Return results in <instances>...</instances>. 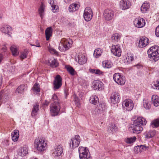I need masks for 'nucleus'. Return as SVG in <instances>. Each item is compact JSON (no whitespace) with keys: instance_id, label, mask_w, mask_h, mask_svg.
I'll return each mask as SVG.
<instances>
[{"instance_id":"ddd939ff","label":"nucleus","mask_w":159,"mask_h":159,"mask_svg":"<svg viewBox=\"0 0 159 159\" xmlns=\"http://www.w3.org/2000/svg\"><path fill=\"white\" fill-rule=\"evenodd\" d=\"M52 155L54 157L60 156L63 152L62 146L61 145L55 146L52 150Z\"/></svg>"},{"instance_id":"774afa93","label":"nucleus","mask_w":159,"mask_h":159,"mask_svg":"<svg viewBox=\"0 0 159 159\" xmlns=\"http://www.w3.org/2000/svg\"><path fill=\"white\" fill-rule=\"evenodd\" d=\"M49 103V102H46L45 103V105H48Z\"/></svg>"},{"instance_id":"6e6552de","label":"nucleus","mask_w":159,"mask_h":159,"mask_svg":"<svg viewBox=\"0 0 159 159\" xmlns=\"http://www.w3.org/2000/svg\"><path fill=\"white\" fill-rule=\"evenodd\" d=\"M93 12L91 9L89 7H86L84 10L83 17L87 21H90L93 16Z\"/></svg>"},{"instance_id":"c85d7f7f","label":"nucleus","mask_w":159,"mask_h":159,"mask_svg":"<svg viewBox=\"0 0 159 159\" xmlns=\"http://www.w3.org/2000/svg\"><path fill=\"white\" fill-rule=\"evenodd\" d=\"M152 101L155 107L159 106V98L156 95H153L152 97Z\"/></svg>"},{"instance_id":"13d9d810","label":"nucleus","mask_w":159,"mask_h":159,"mask_svg":"<svg viewBox=\"0 0 159 159\" xmlns=\"http://www.w3.org/2000/svg\"><path fill=\"white\" fill-rule=\"evenodd\" d=\"M74 101L76 103H79V98L76 95H75L74 97Z\"/></svg>"},{"instance_id":"f3484780","label":"nucleus","mask_w":159,"mask_h":159,"mask_svg":"<svg viewBox=\"0 0 159 159\" xmlns=\"http://www.w3.org/2000/svg\"><path fill=\"white\" fill-rule=\"evenodd\" d=\"M149 43L148 38L145 37H142L140 38L138 43V47L140 48H143L146 47Z\"/></svg>"},{"instance_id":"09e8293b","label":"nucleus","mask_w":159,"mask_h":159,"mask_svg":"<svg viewBox=\"0 0 159 159\" xmlns=\"http://www.w3.org/2000/svg\"><path fill=\"white\" fill-rule=\"evenodd\" d=\"M137 148H139V151H142L143 150H148V147L144 145H140L139 146H137Z\"/></svg>"},{"instance_id":"de8ad7c7","label":"nucleus","mask_w":159,"mask_h":159,"mask_svg":"<svg viewBox=\"0 0 159 159\" xmlns=\"http://www.w3.org/2000/svg\"><path fill=\"white\" fill-rule=\"evenodd\" d=\"M33 89L34 91L35 92H39L40 91V89L39 86V84L37 83H35Z\"/></svg>"},{"instance_id":"2eb2a0df","label":"nucleus","mask_w":159,"mask_h":159,"mask_svg":"<svg viewBox=\"0 0 159 159\" xmlns=\"http://www.w3.org/2000/svg\"><path fill=\"white\" fill-rule=\"evenodd\" d=\"M111 52L116 56L119 57L121 55V51L119 44L113 45L111 48Z\"/></svg>"},{"instance_id":"cd10ccee","label":"nucleus","mask_w":159,"mask_h":159,"mask_svg":"<svg viewBox=\"0 0 159 159\" xmlns=\"http://www.w3.org/2000/svg\"><path fill=\"white\" fill-rule=\"evenodd\" d=\"M28 153L27 148L26 147H21L19 149V155L21 156H25Z\"/></svg>"},{"instance_id":"338daca9","label":"nucleus","mask_w":159,"mask_h":159,"mask_svg":"<svg viewBox=\"0 0 159 159\" xmlns=\"http://www.w3.org/2000/svg\"><path fill=\"white\" fill-rule=\"evenodd\" d=\"M64 1L66 3H67L69 2L70 1H71V0H64Z\"/></svg>"},{"instance_id":"ea45409f","label":"nucleus","mask_w":159,"mask_h":159,"mask_svg":"<svg viewBox=\"0 0 159 159\" xmlns=\"http://www.w3.org/2000/svg\"><path fill=\"white\" fill-rule=\"evenodd\" d=\"M153 128H157L159 126V118L155 119L151 123Z\"/></svg>"},{"instance_id":"473e14b6","label":"nucleus","mask_w":159,"mask_h":159,"mask_svg":"<svg viewBox=\"0 0 159 159\" xmlns=\"http://www.w3.org/2000/svg\"><path fill=\"white\" fill-rule=\"evenodd\" d=\"M90 101L92 104L96 105L98 102L99 99L96 95H92L90 98Z\"/></svg>"},{"instance_id":"69168bd1","label":"nucleus","mask_w":159,"mask_h":159,"mask_svg":"<svg viewBox=\"0 0 159 159\" xmlns=\"http://www.w3.org/2000/svg\"><path fill=\"white\" fill-rule=\"evenodd\" d=\"M2 49L3 50L4 52L6 51V46H4L2 48Z\"/></svg>"},{"instance_id":"b1692460","label":"nucleus","mask_w":159,"mask_h":159,"mask_svg":"<svg viewBox=\"0 0 159 159\" xmlns=\"http://www.w3.org/2000/svg\"><path fill=\"white\" fill-rule=\"evenodd\" d=\"M48 63L50 66L52 68H56L58 66V63L57 60L54 58H52L49 60Z\"/></svg>"},{"instance_id":"4be33fe9","label":"nucleus","mask_w":159,"mask_h":159,"mask_svg":"<svg viewBox=\"0 0 159 159\" xmlns=\"http://www.w3.org/2000/svg\"><path fill=\"white\" fill-rule=\"evenodd\" d=\"M45 6L42 2L40 7L38 9V12L41 19H42L44 15Z\"/></svg>"},{"instance_id":"0e129e2a","label":"nucleus","mask_w":159,"mask_h":159,"mask_svg":"<svg viewBox=\"0 0 159 159\" xmlns=\"http://www.w3.org/2000/svg\"><path fill=\"white\" fill-rule=\"evenodd\" d=\"M3 59L2 55V54H0V63H1V61Z\"/></svg>"},{"instance_id":"20e7f679","label":"nucleus","mask_w":159,"mask_h":159,"mask_svg":"<svg viewBox=\"0 0 159 159\" xmlns=\"http://www.w3.org/2000/svg\"><path fill=\"white\" fill-rule=\"evenodd\" d=\"M78 151L80 159H91L90 153L87 148L80 147Z\"/></svg>"},{"instance_id":"0eeeda50","label":"nucleus","mask_w":159,"mask_h":159,"mask_svg":"<svg viewBox=\"0 0 159 159\" xmlns=\"http://www.w3.org/2000/svg\"><path fill=\"white\" fill-rule=\"evenodd\" d=\"M114 81L118 84L121 85H124L125 82V76L120 73H116L113 75Z\"/></svg>"},{"instance_id":"dca6fc26","label":"nucleus","mask_w":159,"mask_h":159,"mask_svg":"<svg viewBox=\"0 0 159 159\" xmlns=\"http://www.w3.org/2000/svg\"><path fill=\"white\" fill-rule=\"evenodd\" d=\"M120 7L123 10L129 9L131 6V2L129 0H121L120 3Z\"/></svg>"},{"instance_id":"393cba45","label":"nucleus","mask_w":159,"mask_h":159,"mask_svg":"<svg viewBox=\"0 0 159 159\" xmlns=\"http://www.w3.org/2000/svg\"><path fill=\"white\" fill-rule=\"evenodd\" d=\"M78 62L80 65L84 64L86 62V59L84 55L80 54L78 56Z\"/></svg>"},{"instance_id":"bb28decb","label":"nucleus","mask_w":159,"mask_h":159,"mask_svg":"<svg viewBox=\"0 0 159 159\" xmlns=\"http://www.w3.org/2000/svg\"><path fill=\"white\" fill-rule=\"evenodd\" d=\"M150 7L149 3L144 2L141 7V10L142 13H145L149 10Z\"/></svg>"},{"instance_id":"680f3d73","label":"nucleus","mask_w":159,"mask_h":159,"mask_svg":"<svg viewBox=\"0 0 159 159\" xmlns=\"http://www.w3.org/2000/svg\"><path fill=\"white\" fill-rule=\"evenodd\" d=\"M137 146H135L134 147V148L135 152H136L137 153H138L140 151H139V148H137Z\"/></svg>"},{"instance_id":"5fc2aeb1","label":"nucleus","mask_w":159,"mask_h":159,"mask_svg":"<svg viewBox=\"0 0 159 159\" xmlns=\"http://www.w3.org/2000/svg\"><path fill=\"white\" fill-rule=\"evenodd\" d=\"M64 92L65 95V98H66L67 97L69 94L68 89L67 88L65 89L64 90Z\"/></svg>"},{"instance_id":"72a5a7b5","label":"nucleus","mask_w":159,"mask_h":159,"mask_svg":"<svg viewBox=\"0 0 159 159\" xmlns=\"http://www.w3.org/2000/svg\"><path fill=\"white\" fill-rule=\"evenodd\" d=\"M10 49L13 56H16L18 55V48L15 45H12L10 48Z\"/></svg>"},{"instance_id":"e2e57ef3","label":"nucleus","mask_w":159,"mask_h":159,"mask_svg":"<svg viewBox=\"0 0 159 159\" xmlns=\"http://www.w3.org/2000/svg\"><path fill=\"white\" fill-rule=\"evenodd\" d=\"M136 66L138 69H139L142 68V66L141 65L138 64L136 65Z\"/></svg>"},{"instance_id":"4468645a","label":"nucleus","mask_w":159,"mask_h":159,"mask_svg":"<svg viewBox=\"0 0 159 159\" xmlns=\"http://www.w3.org/2000/svg\"><path fill=\"white\" fill-rule=\"evenodd\" d=\"M110 99L111 102L114 104L118 103L120 99V97L119 93L117 92H113L111 94Z\"/></svg>"},{"instance_id":"bf43d9fd","label":"nucleus","mask_w":159,"mask_h":159,"mask_svg":"<svg viewBox=\"0 0 159 159\" xmlns=\"http://www.w3.org/2000/svg\"><path fill=\"white\" fill-rule=\"evenodd\" d=\"M89 71L91 73L95 74V69L90 68L89 69Z\"/></svg>"},{"instance_id":"4c0bfd02","label":"nucleus","mask_w":159,"mask_h":159,"mask_svg":"<svg viewBox=\"0 0 159 159\" xmlns=\"http://www.w3.org/2000/svg\"><path fill=\"white\" fill-rule=\"evenodd\" d=\"M136 140V138L135 136L127 138L125 139V141L128 144H131L134 143Z\"/></svg>"},{"instance_id":"aec40b11","label":"nucleus","mask_w":159,"mask_h":159,"mask_svg":"<svg viewBox=\"0 0 159 159\" xmlns=\"http://www.w3.org/2000/svg\"><path fill=\"white\" fill-rule=\"evenodd\" d=\"M1 30L2 32L4 33L10 35V33L12 30V28L9 25H4L1 28Z\"/></svg>"},{"instance_id":"603ef678","label":"nucleus","mask_w":159,"mask_h":159,"mask_svg":"<svg viewBox=\"0 0 159 159\" xmlns=\"http://www.w3.org/2000/svg\"><path fill=\"white\" fill-rule=\"evenodd\" d=\"M156 83V84H154V86L155 87L154 88L159 90V80L157 81Z\"/></svg>"},{"instance_id":"a211bd4d","label":"nucleus","mask_w":159,"mask_h":159,"mask_svg":"<svg viewBox=\"0 0 159 159\" xmlns=\"http://www.w3.org/2000/svg\"><path fill=\"white\" fill-rule=\"evenodd\" d=\"M145 24V20L143 18L136 19L134 21V25L136 27L139 28L143 27Z\"/></svg>"},{"instance_id":"423d86ee","label":"nucleus","mask_w":159,"mask_h":159,"mask_svg":"<svg viewBox=\"0 0 159 159\" xmlns=\"http://www.w3.org/2000/svg\"><path fill=\"white\" fill-rule=\"evenodd\" d=\"M56 104H51L50 105V114L52 116H55L58 115L61 107L60 102H55Z\"/></svg>"},{"instance_id":"a878e982","label":"nucleus","mask_w":159,"mask_h":159,"mask_svg":"<svg viewBox=\"0 0 159 159\" xmlns=\"http://www.w3.org/2000/svg\"><path fill=\"white\" fill-rule=\"evenodd\" d=\"M19 136V130H15L11 134V138L13 141L14 142L17 141L18 140Z\"/></svg>"},{"instance_id":"f257e3e1","label":"nucleus","mask_w":159,"mask_h":159,"mask_svg":"<svg viewBox=\"0 0 159 159\" xmlns=\"http://www.w3.org/2000/svg\"><path fill=\"white\" fill-rule=\"evenodd\" d=\"M147 123L146 119L142 117H138L137 119L133 120V124L132 125L131 128L134 133L138 134L140 131L143 130L141 125H145Z\"/></svg>"},{"instance_id":"a18cd8bd","label":"nucleus","mask_w":159,"mask_h":159,"mask_svg":"<svg viewBox=\"0 0 159 159\" xmlns=\"http://www.w3.org/2000/svg\"><path fill=\"white\" fill-rule=\"evenodd\" d=\"M134 59V57L132 56V55L129 54V56L128 55L127 57H126V59L125 60V62L127 61V63H130Z\"/></svg>"},{"instance_id":"f8f14e48","label":"nucleus","mask_w":159,"mask_h":159,"mask_svg":"<svg viewBox=\"0 0 159 159\" xmlns=\"http://www.w3.org/2000/svg\"><path fill=\"white\" fill-rule=\"evenodd\" d=\"M122 106L127 110L130 111L134 107L133 101L131 99H126L123 102Z\"/></svg>"},{"instance_id":"c9c22d12","label":"nucleus","mask_w":159,"mask_h":159,"mask_svg":"<svg viewBox=\"0 0 159 159\" xmlns=\"http://www.w3.org/2000/svg\"><path fill=\"white\" fill-rule=\"evenodd\" d=\"M143 104L146 109H149L151 108V102L148 99H144L143 100Z\"/></svg>"},{"instance_id":"864d4df0","label":"nucleus","mask_w":159,"mask_h":159,"mask_svg":"<svg viewBox=\"0 0 159 159\" xmlns=\"http://www.w3.org/2000/svg\"><path fill=\"white\" fill-rule=\"evenodd\" d=\"M103 73V72L101 71L100 70L95 69V74L100 75L101 74H102Z\"/></svg>"},{"instance_id":"052dcab7","label":"nucleus","mask_w":159,"mask_h":159,"mask_svg":"<svg viewBox=\"0 0 159 159\" xmlns=\"http://www.w3.org/2000/svg\"><path fill=\"white\" fill-rule=\"evenodd\" d=\"M3 91H1L0 92V100L1 99L3 96Z\"/></svg>"},{"instance_id":"3c124183","label":"nucleus","mask_w":159,"mask_h":159,"mask_svg":"<svg viewBox=\"0 0 159 159\" xmlns=\"http://www.w3.org/2000/svg\"><path fill=\"white\" fill-rule=\"evenodd\" d=\"M155 34L157 37H159V25L155 30Z\"/></svg>"},{"instance_id":"37998d69","label":"nucleus","mask_w":159,"mask_h":159,"mask_svg":"<svg viewBox=\"0 0 159 159\" xmlns=\"http://www.w3.org/2000/svg\"><path fill=\"white\" fill-rule=\"evenodd\" d=\"M28 55V50L25 49L22 52L20 56V59L22 61L24 59L27 57Z\"/></svg>"},{"instance_id":"49530a36","label":"nucleus","mask_w":159,"mask_h":159,"mask_svg":"<svg viewBox=\"0 0 159 159\" xmlns=\"http://www.w3.org/2000/svg\"><path fill=\"white\" fill-rule=\"evenodd\" d=\"M51 100L53 101V102L52 104H56L55 102H59L58 98L56 94H54L52 96Z\"/></svg>"},{"instance_id":"412c9836","label":"nucleus","mask_w":159,"mask_h":159,"mask_svg":"<svg viewBox=\"0 0 159 159\" xmlns=\"http://www.w3.org/2000/svg\"><path fill=\"white\" fill-rule=\"evenodd\" d=\"M39 105L38 102H36L33 106L31 115L32 116H34L37 115V113L39 110Z\"/></svg>"},{"instance_id":"f704fd0d","label":"nucleus","mask_w":159,"mask_h":159,"mask_svg":"<svg viewBox=\"0 0 159 159\" xmlns=\"http://www.w3.org/2000/svg\"><path fill=\"white\" fill-rule=\"evenodd\" d=\"M103 67L106 68H109L113 66L112 62L108 61H105L102 62Z\"/></svg>"},{"instance_id":"8fccbe9b","label":"nucleus","mask_w":159,"mask_h":159,"mask_svg":"<svg viewBox=\"0 0 159 159\" xmlns=\"http://www.w3.org/2000/svg\"><path fill=\"white\" fill-rule=\"evenodd\" d=\"M99 109L101 111H104L106 109V107L103 104H99L98 106Z\"/></svg>"},{"instance_id":"1a4fd4ad","label":"nucleus","mask_w":159,"mask_h":159,"mask_svg":"<svg viewBox=\"0 0 159 159\" xmlns=\"http://www.w3.org/2000/svg\"><path fill=\"white\" fill-rule=\"evenodd\" d=\"M80 138L78 135H76L74 137L71 139L70 143V146L72 149H74L77 147L80 143Z\"/></svg>"},{"instance_id":"9b49d317","label":"nucleus","mask_w":159,"mask_h":159,"mask_svg":"<svg viewBox=\"0 0 159 159\" xmlns=\"http://www.w3.org/2000/svg\"><path fill=\"white\" fill-rule=\"evenodd\" d=\"M62 79L59 75H56L53 81V88L55 90L59 89L62 85Z\"/></svg>"},{"instance_id":"7c9ffc66","label":"nucleus","mask_w":159,"mask_h":159,"mask_svg":"<svg viewBox=\"0 0 159 159\" xmlns=\"http://www.w3.org/2000/svg\"><path fill=\"white\" fill-rule=\"evenodd\" d=\"M79 8L78 5L76 3H72L69 7V10L70 12H73L77 10Z\"/></svg>"},{"instance_id":"f03ea898","label":"nucleus","mask_w":159,"mask_h":159,"mask_svg":"<svg viewBox=\"0 0 159 159\" xmlns=\"http://www.w3.org/2000/svg\"><path fill=\"white\" fill-rule=\"evenodd\" d=\"M147 53L151 61H157L159 59V47L157 45L151 47L148 50Z\"/></svg>"},{"instance_id":"2f4dec72","label":"nucleus","mask_w":159,"mask_h":159,"mask_svg":"<svg viewBox=\"0 0 159 159\" xmlns=\"http://www.w3.org/2000/svg\"><path fill=\"white\" fill-rule=\"evenodd\" d=\"M26 85L24 84H22L19 86L16 89V93L21 94L24 91Z\"/></svg>"},{"instance_id":"4d7b16f0","label":"nucleus","mask_w":159,"mask_h":159,"mask_svg":"<svg viewBox=\"0 0 159 159\" xmlns=\"http://www.w3.org/2000/svg\"><path fill=\"white\" fill-rule=\"evenodd\" d=\"M35 43L36 44V45H34L31 44L30 45L32 46H35L37 47H41L40 45H39V42H38V41H36Z\"/></svg>"},{"instance_id":"79ce46f5","label":"nucleus","mask_w":159,"mask_h":159,"mask_svg":"<svg viewBox=\"0 0 159 159\" xmlns=\"http://www.w3.org/2000/svg\"><path fill=\"white\" fill-rule=\"evenodd\" d=\"M145 138L149 139L153 137L155 135V133L153 131H149L148 132H146L144 134Z\"/></svg>"},{"instance_id":"6ab92c4d","label":"nucleus","mask_w":159,"mask_h":159,"mask_svg":"<svg viewBox=\"0 0 159 159\" xmlns=\"http://www.w3.org/2000/svg\"><path fill=\"white\" fill-rule=\"evenodd\" d=\"M93 85L94 90L100 91L102 89L103 84L101 81L97 80L93 82Z\"/></svg>"},{"instance_id":"39448f33","label":"nucleus","mask_w":159,"mask_h":159,"mask_svg":"<svg viewBox=\"0 0 159 159\" xmlns=\"http://www.w3.org/2000/svg\"><path fill=\"white\" fill-rule=\"evenodd\" d=\"M69 40L65 38H63L61 40L59 46V49L61 51H65L71 47L72 45L70 41L71 42L72 41L70 39Z\"/></svg>"},{"instance_id":"e433bc0d","label":"nucleus","mask_w":159,"mask_h":159,"mask_svg":"<svg viewBox=\"0 0 159 159\" xmlns=\"http://www.w3.org/2000/svg\"><path fill=\"white\" fill-rule=\"evenodd\" d=\"M102 52V50L100 48H98L96 49L93 53V56L97 58L99 57L101 55Z\"/></svg>"},{"instance_id":"c03bdc74","label":"nucleus","mask_w":159,"mask_h":159,"mask_svg":"<svg viewBox=\"0 0 159 159\" xmlns=\"http://www.w3.org/2000/svg\"><path fill=\"white\" fill-rule=\"evenodd\" d=\"M111 39L114 41H117L120 39V36L117 33H115L112 35L111 37Z\"/></svg>"},{"instance_id":"7ed1b4c3","label":"nucleus","mask_w":159,"mask_h":159,"mask_svg":"<svg viewBox=\"0 0 159 159\" xmlns=\"http://www.w3.org/2000/svg\"><path fill=\"white\" fill-rule=\"evenodd\" d=\"M34 144L35 147L40 152L45 150L47 145L46 141L44 138H36L34 140Z\"/></svg>"},{"instance_id":"a19ab883","label":"nucleus","mask_w":159,"mask_h":159,"mask_svg":"<svg viewBox=\"0 0 159 159\" xmlns=\"http://www.w3.org/2000/svg\"><path fill=\"white\" fill-rule=\"evenodd\" d=\"M49 3L51 5L53 11L54 12H56L58 6L54 4V2L53 0H50L49 1Z\"/></svg>"},{"instance_id":"58836bf2","label":"nucleus","mask_w":159,"mask_h":159,"mask_svg":"<svg viewBox=\"0 0 159 159\" xmlns=\"http://www.w3.org/2000/svg\"><path fill=\"white\" fill-rule=\"evenodd\" d=\"M117 128L115 124H111L108 126V130L109 132H114L117 130Z\"/></svg>"},{"instance_id":"c756f323","label":"nucleus","mask_w":159,"mask_h":159,"mask_svg":"<svg viewBox=\"0 0 159 159\" xmlns=\"http://www.w3.org/2000/svg\"><path fill=\"white\" fill-rule=\"evenodd\" d=\"M65 68L66 69L68 73L71 75L74 76L76 74V72L72 66L67 65L66 66Z\"/></svg>"},{"instance_id":"6e6d98bb","label":"nucleus","mask_w":159,"mask_h":159,"mask_svg":"<svg viewBox=\"0 0 159 159\" xmlns=\"http://www.w3.org/2000/svg\"><path fill=\"white\" fill-rule=\"evenodd\" d=\"M50 51L51 53L54 54H57V52L53 48H51L50 49Z\"/></svg>"},{"instance_id":"9d476101","label":"nucleus","mask_w":159,"mask_h":159,"mask_svg":"<svg viewBox=\"0 0 159 159\" xmlns=\"http://www.w3.org/2000/svg\"><path fill=\"white\" fill-rule=\"evenodd\" d=\"M114 15V12L111 9H105L103 13V16L104 19L107 21L112 20Z\"/></svg>"},{"instance_id":"5701e85b","label":"nucleus","mask_w":159,"mask_h":159,"mask_svg":"<svg viewBox=\"0 0 159 159\" xmlns=\"http://www.w3.org/2000/svg\"><path fill=\"white\" fill-rule=\"evenodd\" d=\"M52 29L51 27L47 28L45 31L46 39L48 40L50 37L52 35Z\"/></svg>"}]
</instances>
